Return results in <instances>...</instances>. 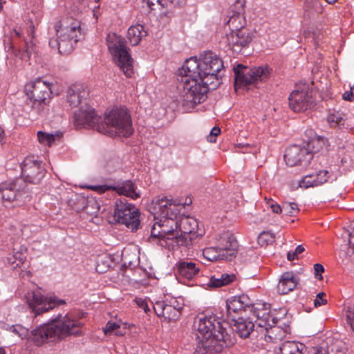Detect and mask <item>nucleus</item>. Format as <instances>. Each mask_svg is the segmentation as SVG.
<instances>
[{
    "label": "nucleus",
    "mask_w": 354,
    "mask_h": 354,
    "mask_svg": "<svg viewBox=\"0 0 354 354\" xmlns=\"http://www.w3.org/2000/svg\"><path fill=\"white\" fill-rule=\"evenodd\" d=\"M166 3L165 7H167L169 3L174 5V6H181L185 3V0H164Z\"/></svg>",
    "instance_id": "680f3d73"
},
{
    "label": "nucleus",
    "mask_w": 354,
    "mask_h": 354,
    "mask_svg": "<svg viewBox=\"0 0 354 354\" xmlns=\"http://www.w3.org/2000/svg\"><path fill=\"white\" fill-rule=\"evenodd\" d=\"M246 24L244 17L240 13H236L231 16L227 22L231 32H236L242 28H246L245 27Z\"/></svg>",
    "instance_id": "f704fd0d"
},
{
    "label": "nucleus",
    "mask_w": 354,
    "mask_h": 354,
    "mask_svg": "<svg viewBox=\"0 0 354 354\" xmlns=\"http://www.w3.org/2000/svg\"><path fill=\"white\" fill-rule=\"evenodd\" d=\"M102 117L97 115L91 106L88 104L81 106L74 112L73 124L77 129L91 128L98 131Z\"/></svg>",
    "instance_id": "9b49d317"
},
{
    "label": "nucleus",
    "mask_w": 354,
    "mask_h": 354,
    "mask_svg": "<svg viewBox=\"0 0 354 354\" xmlns=\"http://www.w3.org/2000/svg\"><path fill=\"white\" fill-rule=\"evenodd\" d=\"M83 324L69 315H57L50 323L40 325L32 330L28 339L37 346L61 339L69 335H80Z\"/></svg>",
    "instance_id": "f03ea898"
},
{
    "label": "nucleus",
    "mask_w": 354,
    "mask_h": 354,
    "mask_svg": "<svg viewBox=\"0 0 354 354\" xmlns=\"http://www.w3.org/2000/svg\"><path fill=\"white\" fill-rule=\"evenodd\" d=\"M238 245L234 234L227 231L219 235L215 249L221 259L231 261L236 255Z\"/></svg>",
    "instance_id": "4468645a"
},
{
    "label": "nucleus",
    "mask_w": 354,
    "mask_h": 354,
    "mask_svg": "<svg viewBox=\"0 0 354 354\" xmlns=\"http://www.w3.org/2000/svg\"><path fill=\"white\" fill-rule=\"evenodd\" d=\"M127 213L139 214V210L133 205L129 203L126 199L117 200L110 222L117 223L120 219L124 218Z\"/></svg>",
    "instance_id": "b1692460"
},
{
    "label": "nucleus",
    "mask_w": 354,
    "mask_h": 354,
    "mask_svg": "<svg viewBox=\"0 0 354 354\" xmlns=\"http://www.w3.org/2000/svg\"><path fill=\"white\" fill-rule=\"evenodd\" d=\"M328 172L326 170L319 171L318 173L315 174V183L314 185H315V186H319L326 182L328 178Z\"/></svg>",
    "instance_id": "37998d69"
},
{
    "label": "nucleus",
    "mask_w": 354,
    "mask_h": 354,
    "mask_svg": "<svg viewBox=\"0 0 354 354\" xmlns=\"http://www.w3.org/2000/svg\"><path fill=\"white\" fill-rule=\"evenodd\" d=\"M313 158L311 153H308L304 146L294 145L286 149L284 159L288 166L293 167L309 162Z\"/></svg>",
    "instance_id": "aec40b11"
},
{
    "label": "nucleus",
    "mask_w": 354,
    "mask_h": 354,
    "mask_svg": "<svg viewBox=\"0 0 354 354\" xmlns=\"http://www.w3.org/2000/svg\"><path fill=\"white\" fill-rule=\"evenodd\" d=\"M315 174H309L306 175L304 177V178L299 182V185L300 187L308 188L310 187H316L314 183H315Z\"/></svg>",
    "instance_id": "79ce46f5"
},
{
    "label": "nucleus",
    "mask_w": 354,
    "mask_h": 354,
    "mask_svg": "<svg viewBox=\"0 0 354 354\" xmlns=\"http://www.w3.org/2000/svg\"><path fill=\"white\" fill-rule=\"evenodd\" d=\"M304 251V247H303V245H298V246L296 248L295 250V252H296V254H301V253H302Z\"/></svg>",
    "instance_id": "774afa93"
},
{
    "label": "nucleus",
    "mask_w": 354,
    "mask_h": 354,
    "mask_svg": "<svg viewBox=\"0 0 354 354\" xmlns=\"http://www.w3.org/2000/svg\"><path fill=\"white\" fill-rule=\"evenodd\" d=\"M309 354H327V351L322 348V346L313 347Z\"/></svg>",
    "instance_id": "e2e57ef3"
},
{
    "label": "nucleus",
    "mask_w": 354,
    "mask_h": 354,
    "mask_svg": "<svg viewBox=\"0 0 354 354\" xmlns=\"http://www.w3.org/2000/svg\"><path fill=\"white\" fill-rule=\"evenodd\" d=\"M149 241L151 243H156L162 247L167 246L163 241V235L162 234V231L158 221H156L151 227V236L149 237Z\"/></svg>",
    "instance_id": "c9c22d12"
},
{
    "label": "nucleus",
    "mask_w": 354,
    "mask_h": 354,
    "mask_svg": "<svg viewBox=\"0 0 354 354\" xmlns=\"http://www.w3.org/2000/svg\"><path fill=\"white\" fill-rule=\"evenodd\" d=\"M227 318L235 321L238 317L236 315H242L247 310H252L253 305L250 298L245 295L239 297H234L226 303Z\"/></svg>",
    "instance_id": "a211bd4d"
},
{
    "label": "nucleus",
    "mask_w": 354,
    "mask_h": 354,
    "mask_svg": "<svg viewBox=\"0 0 354 354\" xmlns=\"http://www.w3.org/2000/svg\"><path fill=\"white\" fill-rule=\"evenodd\" d=\"M306 346L298 342L286 341L283 342L277 348L276 354H304V351Z\"/></svg>",
    "instance_id": "a878e982"
},
{
    "label": "nucleus",
    "mask_w": 354,
    "mask_h": 354,
    "mask_svg": "<svg viewBox=\"0 0 354 354\" xmlns=\"http://www.w3.org/2000/svg\"><path fill=\"white\" fill-rule=\"evenodd\" d=\"M72 207L77 212H84L87 214L93 215L98 212L100 206L93 198H86L82 195H75L74 199H71Z\"/></svg>",
    "instance_id": "412c9836"
},
{
    "label": "nucleus",
    "mask_w": 354,
    "mask_h": 354,
    "mask_svg": "<svg viewBox=\"0 0 354 354\" xmlns=\"http://www.w3.org/2000/svg\"><path fill=\"white\" fill-rule=\"evenodd\" d=\"M88 95V91L86 87L82 84H73L67 92V102L69 105L76 107L80 104L83 100H86Z\"/></svg>",
    "instance_id": "5701e85b"
},
{
    "label": "nucleus",
    "mask_w": 354,
    "mask_h": 354,
    "mask_svg": "<svg viewBox=\"0 0 354 354\" xmlns=\"http://www.w3.org/2000/svg\"><path fill=\"white\" fill-rule=\"evenodd\" d=\"M173 238H171L169 241L171 242L169 243L168 245H174L176 244V245L179 246H185V247H189L192 245L195 240L193 236H191V235L181 233V234H178V232H176V233L172 236Z\"/></svg>",
    "instance_id": "72a5a7b5"
},
{
    "label": "nucleus",
    "mask_w": 354,
    "mask_h": 354,
    "mask_svg": "<svg viewBox=\"0 0 354 354\" xmlns=\"http://www.w3.org/2000/svg\"><path fill=\"white\" fill-rule=\"evenodd\" d=\"M214 250V248H206L203 250V256L209 259V260H211L212 261L213 259H216V256H213L212 257L211 256V254L210 252Z\"/></svg>",
    "instance_id": "0e129e2a"
},
{
    "label": "nucleus",
    "mask_w": 354,
    "mask_h": 354,
    "mask_svg": "<svg viewBox=\"0 0 354 354\" xmlns=\"http://www.w3.org/2000/svg\"><path fill=\"white\" fill-rule=\"evenodd\" d=\"M55 135L47 133L44 131H38L37 138L40 143L46 144L50 146L55 140Z\"/></svg>",
    "instance_id": "ea45409f"
},
{
    "label": "nucleus",
    "mask_w": 354,
    "mask_h": 354,
    "mask_svg": "<svg viewBox=\"0 0 354 354\" xmlns=\"http://www.w3.org/2000/svg\"><path fill=\"white\" fill-rule=\"evenodd\" d=\"M221 133V129L218 127H213L211 130L209 135L207 136V140L209 142H214L216 141L215 137L218 136Z\"/></svg>",
    "instance_id": "6e6d98bb"
},
{
    "label": "nucleus",
    "mask_w": 354,
    "mask_h": 354,
    "mask_svg": "<svg viewBox=\"0 0 354 354\" xmlns=\"http://www.w3.org/2000/svg\"><path fill=\"white\" fill-rule=\"evenodd\" d=\"M183 66L184 72L198 75L200 80L208 84L212 90L217 88L221 84L223 74L221 72L224 68L223 62L215 53L205 51L200 55L199 59L190 57Z\"/></svg>",
    "instance_id": "7ed1b4c3"
},
{
    "label": "nucleus",
    "mask_w": 354,
    "mask_h": 354,
    "mask_svg": "<svg viewBox=\"0 0 354 354\" xmlns=\"http://www.w3.org/2000/svg\"><path fill=\"white\" fill-rule=\"evenodd\" d=\"M98 127V132L111 137H129L133 132L131 119L127 109L115 108L106 113Z\"/></svg>",
    "instance_id": "39448f33"
},
{
    "label": "nucleus",
    "mask_w": 354,
    "mask_h": 354,
    "mask_svg": "<svg viewBox=\"0 0 354 354\" xmlns=\"http://www.w3.org/2000/svg\"><path fill=\"white\" fill-rule=\"evenodd\" d=\"M153 203L155 214H159L162 216L158 223L163 235V241L165 245H168L169 243L167 241L173 238L172 236L176 233V229L178 228V221L169 217V212H173L172 205L176 206L182 203L178 200H169L166 197L156 198Z\"/></svg>",
    "instance_id": "6e6552de"
},
{
    "label": "nucleus",
    "mask_w": 354,
    "mask_h": 354,
    "mask_svg": "<svg viewBox=\"0 0 354 354\" xmlns=\"http://www.w3.org/2000/svg\"><path fill=\"white\" fill-rule=\"evenodd\" d=\"M117 223L124 225L127 228L130 229L132 232L136 231L140 226V213L139 214H129L127 213L124 218L120 219Z\"/></svg>",
    "instance_id": "473e14b6"
},
{
    "label": "nucleus",
    "mask_w": 354,
    "mask_h": 354,
    "mask_svg": "<svg viewBox=\"0 0 354 354\" xmlns=\"http://www.w3.org/2000/svg\"><path fill=\"white\" fill-rule=\"evenodd\" d=\"M153 309L158 317H162L168 322L177 320L180 315L182 308L178 301L173 299L169 303L158 301L153 305Z\"/></svg>",
    "instance_id": "6ab92c4d"
},
{
    "label": "nucleus",
    "mask_w": 354,
    "mask_h": 354,
    "mask_svg": "<svg viewBox=\"0 0 354 354\" xmlns=\"http://www.w3.org/2000/svg\"><path fill=\"white\" fill-rule=\"evenodd\" d=\"M322 348L327 351V354H346L344 349L337 344H332L326 347L322 346Z\"/></svg>",
    "instance_id": "c03bdc74"
},
{
    "label": "nucleus",
    "mask_w": 354,
    "mask_h": 354,
    "mask_svg": "<svg viewBox=\"0 0 354 354\" xmlns=\"http://www.w3.org/2000/svg\"><path fill=\"white\" fill-rule=\"evenodd\" d=\"M113 191L120 195H124L133 199L139 198L140 194L136 192V186L131 180H126L114 186Z\"/></svg>",
    "instance_id": "c756f323"
},
{
    "label": "nucleus",
    "mask_w": 354,
    "mask_h": 354,
    "mask_svg": "<svg viewBox=\"0 0 354 354\" xmlns=\"http://www.w3.org/2000/svg\"><path fill=\"white\" fill-rule=\"evenodd\" d=\"M345 117L346 115L344 113L334 110L328 115L327 121L332 127L341 126L344 124Z\"/></svg>",
    "instance_id": "4c0bfd02"
},
{
    "label": "nucleus",
    "mask_w": 354,
    "mask_h": 354,
    "mask_svg": "<svg viewBox=\"0 0 354 354\" xmlns=\"http://www.w3.org/2000/svg\"><path fill=\"white\" fill-rule=\"evenodd\" d=\"M254 37L253 32L248 28H242L239 31L230 32L226 35L227 41L230 49L235 53H239L247 47Z\"/></svg>",
    "instance_id": "f3484780"
},
{
    "label": "nucleus",
    "mask_w": 354,
    "mask_h": 354,
    "mask_svg": "<svg viewBox=\"0 0 354 354\" xmlns=\"http://www.w3.org/2000/svg\"><path fill=\"white\" fill-rule=\"evenodd\" d=\"M176 268L178 274L187 279H192L200 270L199 267L192 261H179L176 263Z\"/></svg>",
    "instance_id": "cd10ccee"
},
{
    "label": "nucleus",
    "mask_w": 354,
    "mask_h": 354,
    "mask_svg": "<svg viewBox=\"0 0 354 354\" xmlns=\"http://www.w3.org/2000/svg\"><path fill=\"white\" fill-rule=\"evenodd\" d=\"M0 197L5 202L15 203L14 206L24 204L28 197L26 183L22 179H17L0 187Z\"/></svg>",
    "instance_id": "9d476101"
},
{
    "label": "nucleus",
    "mask_w": 354,
    "mask_h": 354,
    "mask_svg": "<svg viewBox=\"0 0 354 354\" xmlns=\"http://www.w3.org/2000/svg\"><path fill=\"white\" fill-rule=\"evenodd\" d=\"M277 322V318L270 315V312L262 313V315H258V319L255 320V324L259 327L264 328L266 330L270 328L272 334L279 329L275 326Z\"/></svg>",
    "instance_id": "7c9ffc66"
},
{
    "label": "nucleus",
    "mask_w": 354,
    "mask_h": 354,
    "mask_svg": "<svg viewBox=\"0 0 354 354\" xmlns=\"http://www.w3.org/2000/svg\"><path fill=\"white\" fill-rule=\"evenodd\" d=\"M253 313V315L258 319V315H262V313H267L265 310H259L257 308H254L253 306V308L252 310H249Z\"/></svg>",
    "instance_id": "69168bd1"
},
{
    "label": "nucleus",
    "mask_w": 354,
    "mask_h": 354,
    "mask_svg": "<svg viewBox=\"0 0 354 354\" xmlns=\"http://www.w3.org/2000/svg\"><path fill=\"white\" fill-rule=\"evenodd\" d=\"M194 327L199 339L194 354H218L235 344V338L215 316L200 317L195 321Z\"/></svg>",
    "instance_id": "f257e3e1"
},
{
    "label": "nucleus",
    "mask_w": 354,
    "mask_h": 354,
    "mask_svg": "<svg viewBox=\"0 0 354 354\" xmlns=\"http://www.w3.org/2000/svg\"><path fill=\"white\" fill-rule=\"evenodd\" d=\"M26 95L30 101L32 100V107L36 105L41 106L46 104V100L51 93L50 84L41 79H38L26 86Z\"/></svg>",
    "instance_id": "ddd939ff"
},
{
    "label": "nucleus",
    "mask_w": 354,
    "mask_h": 354,
    "mask_svg": "<svg viewBox=\"0 0 354 354\" xmlns=\"http://www.w3.org/2000/svg\"><path fill=\"white\" fill-rule=\"evenodd\" d=\"M342 99L345 101L353 102L354 100V93L351 88L350 91H345L342 95Z\"/></svg>",
    "instance_id": "052dcab7"
},
{
    "label": "nucleus",
    "mask_w": 354,
    "mask_h": 354,
    "mask_svg": "<svg viewBox=\"0 0 354 354\" xmlns=\"http://www.w3.org/2000/svg\"><path fill=\"white\" fill-rule=\"evenodd\" d=\"M147 35L144 26L140 24L131 26L127 32V38L132 46L138 45L143 37Z\"/></svg>",
    "instance_id": "2f4dec72"
},
{
    "label": "nucleus",
    "mask_w": 354,
    "mask_h": 354,
    "mask_svg": "<svg viewBox=\"0 0 354 354\" xmlns=\"http://www.w3.org/2000/svg\"><path fill=\"white\" fill-rule=\"evenodd\" d=\"M350 229L351 230L348 234L350 236V239L348 240L349 248L347 252L348 255H351V251L352 252V253L354 254V221L351 223Z\"/></svg>",
    "instance_id": "a18cd8bd"
},
{
    "label": "nucleus",
    "mask_w": 354,
    "mask_h": 354,
    "mask_svg": "<svg viewBox=\"0 0 354 354\" xmlns=\"http://www.w3.org/2000/svg\"><path fill=\"white\" fill-rule=\"evenodd\" d=\"M55 30L56 36L62 41L63 55L71 53L73 45L80 41L82 36L80 22L73 18H65L59 21L55 26Z\"/></svg>",
    "instance_id": "0eeeda50"
},
{
    "label": "nucleus",
    "mask_w": 354,
    "mask_h": 354,
    "mask_svg": "<svg viewBox=\"0 0 354 354\" xmlns=\"http://www.w3.org/2000/svg\"><path fill=\"white\" fill-rule=\"evenodd\" d=\"M288 100L290 108L295 112L304 111L314 105L312 92L308 89L293 91Z\"/></svg>",
    "instance_id": "dca6fc26"
},
{
    "label": "nucleus",
    "mask_w": 354,
    "mask_h": 354,
    "mask_svg": "<svg viewBox=\"0 0 354 354\" xmlns=\"http://www.w3.org/2000/svg\"><path fill=\"white\" fill-rule=\"evenodd\" d=\"M44 169L41 162L33 157H26L21 164V175L24 180L30 183L37 184L44 178Z\"/></svg>",
    "instance_id": "2eb2a0df"
},
{
    "label": "nucleus",
    "mask_w": 354,
    "mask_h": 354,
    "mask_svg": "<svg viewBox=\"0 0 354 354\" xmlns=\"http://www.w3.org/2000/svg\"><path fill=\"white\" fill-rule=\"evenodd\" d=\"M297 254H296V252H292V253H291V252H288V254H287V259H288L290 261H293V260L295 259V257H296V256H297Z\"/></svg>",
    "instance_id": "338daca9"
},
{
    "label": "nucleus",
    "mask_w": 354,
    "mask_h": 354,
    "mask_svg": "<svg viewBox=\"0 0 354 354\" xmlns=\"http://www.w3.org/2000/svg\"><path fill=\"white\" fill-rule=\"evenodd\" d=\"M234 72V87H245L263 82L269 77L270 71L267 66L250 68L238 64L233 68Z\"/></svg>",
    "instance_id": "1a4fd4ad"
},
{
    "label": "nucleus",
    "mask_w": 354,
    "mask_h": 354,
    "mask_svg": "<svg viewBox=\"0 0 354 354\" xmlns=\"http://www.w3.org/2000/svg\"><path fill=\"white\" fill-rule=\"evenodd\" d=\"M27 256V248L24 245H20L18 248H14L13 251L7 257L9 264L14 268L21 267L25 263Z\"/></svg>",
    "instance_id": "c85d7f7f"
},
{
    "label": "nucleus",
    "mask_w": 354,
    "mask_h": 354,
    "mask_svg": "<svg viewBox=\"0 0 354 354\" xmlns=\"http://www.w3.org/2000/svg\"><path fill=\"white\" fill-rule=\"evenodd\" d=\"M234 322L235 332L241 338H247L254 330L255 324L252 321L238 317Z\"/></svg>",
    "instance_id": "bb28decb"
},
{
    "label": "nucleus",
    "mask_w": 354,
    "mask_h": 354,
    "mask_svg": "<svg viewBox=\"0 0 354 354\" xmlns=\"http://www.w3.org/2000/svg\"><path fill=\"white\" fill-rule=\"evenodd\" d=\"M114 186L112 185H96L93 187V189L100 192V193H104L105 192L108 190H113Z\"/></svg>",
    "instance_id": "bf43d9fd"
},
{
    "label": "nucleus",
    "mask_w": 354,
    "mask_h": 354,
    "mask_svg": "<svg viewBox=\"0 0 354 354\" xmlns=\"http://www.w3.org/2000/svg\"><path fill=\"white\" fill-rule=\"evenodd\" d=\"M208 286L213 288H220L224 285L223 282L221 281V279L219 275H214L210 278Z\"/></svg>",
    "instance_id": "09e8293b"
},
{
    "label": "nucleus",
    "mask_w": 354,
    "mask_h": 354,
    "mask_svg": "<svg viewBox=\"0 0 354 354\" xmlns=\"http://www.w3.org/2000/svg\"><path fill=\"white\" fill-rule=\"evenodd\" d=\"M26 298L29 307L35 313V315H41L53 309L55 306L65 303L62 299H48L39 290L28 292Z\"/></svg>",
    "instance_id": "f8f14e48"
},
{
    "label": "nucleus",
    "mask_w": 354,
    "mask_h": 354,
    "mask_svg": "<svg viewBox=\"0 0 354 354\" xmlns=\"http://www.w3.org/2000/svg\"><path fill=\"white\" fill-rule=\"evenodd\" d=\"M299 279L292 272H286L280 277L277 285V292L286 295L292 291L299 283Z\"/></svg>",
    "instance_id": "393cba45"
},
{
    "label": "nucleus",
    "mask_w": 354,
    "mask_h": 354,
    "mask_svg": "<svg viewBox=\"0 0 354 354\" xmlns=\"http://www.w3.org/2000/svg\"><path fill=\"white\" fill-rule=\"evenodd\" d=\"M221 279V281L223 282V285L226 286L232 283L236 279V275L234 274L223 273L219 275Z\"/></svg>",
    "instance_id": "8fccbe9b"
},
{
    "label": "nucleus",
    "mask_w": 354,
    "mask_h": 354,
    "mask_svg": "<svg viewBox=\"0 0 354 354\" xmlns=\"http://www.w3.org/2000/svg\"><path fill=\"white\" fill-rule=\"evenodd\" d=\"M325 297L326 294L324 292L318 293L314 300V306L315 307H319L322 305L326 304L327 300L324 298Z\"/></svg>",
    "instance_id": "3c124183"
},
{
    "label": "nucleus",
    "mask_w": 354,
    "mask_h": 354,
    "mask_svg": "<svg viewBox=\"0 0 354 354\" xmlns=\"http://www.w3.org/2000/svg\"><path fill=\"white\" fill-rule=\"evenodd\" d=\"M106 44L109 51L117 66L127 77L133 74V59L129 53L124 37L113 32L106 36Z\"/></svg>",
    "instance_id": "423d86ee"
},
{
    "label": "nucleus",
    "mask_w": 354,
    "mask_h": 354,
    "mask_svg": "<svg viewBox=\"0 0 354 354\" xmlns=\"http://www.w3.org/2000/svg\"><path fill=\"white\" fill-rule=\"evenodd\" d=\"M178 229L181 233L187 234L196 239L203 236L205 230L200 228L198 221L190 216H185L178 221Z\"/></svg>",
    "instance_id": "4be33fe9"
},
{
    "label": "nucleus",
    "mask_w": 354,
    "mask_h": 354,
    "mask_svg": "<svg viewBox=\"0 0 354 354\" xmlns=\"http://www.w3.org/2000/svg\"><path fill=\"white\" fill-rule=\"evenodd\" d=\"M283 212L290 216H295L299 212L298 205L295 203L286 202L283 204Z\"/></svg>",
    "instance_id": "a19ab883"
},
{
    "label": "nucleus",
    "mask_w": 354,
    "mask_h": 354,
    "mask_svg": "<svg viewBox=\"0 0 354 354\" xmlns=\"http://www.w3.org/2000/svg\"><path fill=\"white\" fill-rule=\"evenodd\" d=\"M324 272V268L322 264L315 263L314 265V272H315V277L316 279H317L319 280H322L323 279L322 274Z\"/></svg>",
    "instance_id": "603ef678"
},
{
    "label": "nucleus",
    "mask_w": 354,
    "mask_h": 354,
    "mask_svg": "<svg viewBox=\"0 0 354 354\" xmlns=\"http://www.w3.org/2000/svg\"><path fill=\"white\" fill-rule=\"evenodd\" d=\"M324 144V139L319 136L311 138L304 147L308 151V153L313 156V153L319 152L323 148Z\"/></svg>",
    "instance_id": "e433bc0d"
},
{
    "label": "nucleus",
    "mask_w": 354,
    "mask_h": 354,
    "mask_svg": "<svg viewBox=\"0 0 354 354\" xmlns=\"http://www.w3.org/2000/svg\"><path fill=\"white\" fill-rule=\"evenodd\" d=\"M180 80L178 88L180 91V98L183 105L188 108H193L196 104L204 102L207 98V93L211 88L208 84H203L198 75H194L192 73L184 72V66L179 71Z\"/></svg>",
    "instance_id": "20e7f679"
},
{
    "label": "nucleus",
    "mask_w": 354,
    "mask_h": 354,
    "mask_svg": "<svg viewBox=\"0 0 354 354\" xmlns=\"http://www.w3.org/2000/svg\"><path fill=\"white\" fill-rule=\"evenodd\" d=\"M267 203L274 213L280 214L283 211V206L281 207L279 205L274 203L272 199H269Z\"/></svg>",
    "instance_id": "864d4df0"
},
{
    "label": "nucleus",
    "mask_w": 354,
    "mask_h": 354,
    "mask_svg": "<svg viewBox=\"0 0 354 354\" xmlns=\"http://www.w3.org/2000/svg\"><path fill=\"white\" fill-rule=\"evenodd\" d=\"M143 2H145L149 8L153 10L155 9L153 6H155L156 4L158 6H160L161 7H165L166 3L164 1V0H142Z\"/></svg>",
    "instance_id": "5fc2aeb1"
},
{
    "label": "nucleus",
    "mask_w": 354,
    "mask_h": 354,
    "mask_svg": "<svg viewBox=\"0 0 354 354\" xmlns=\"http://www.w3.org/2000/svg\"><path fill=\"white\" fill-rule=\"evenodd\" d=\"M274 241V236L269 232H263L257 239L258 243L261 246H266Z\"/></svg>",
    "instance_id": "58836bf2"
},
{
    "label": "nucleus",
    "mask_w": 354,
    "mask_h": 354,
    "mask_svg": "<svg viewBox=\"0 0 354 354\" xmlns=\"http://www.w3.org/2000/svg\"><path fill=\"white\" fill-rule=\"evenodd\" d=\"M120 326L115 322H109L105 328H104V332L106 335L112 334L116 330L120 329Z\"/></svg>",
    "instance_id": "de8ad7c7"
},
{
    "label": "nucleus",
    "mask_w": 354,
    "mask_h": 354,
    "mask_svg": "<svg viewBox=\"0 0 354 354\" xmlns=\"http://www.w3.org/2000/svg\"><path fill=\"white\" fill-rule=\"evenodd\" d=\"M61 42H62V41L59 40L57 37V39H50L49 40V45L53 48H57L59 50V53L61 54H63L62 53Z\"/></svg>",
    "instance_id": "13d9d810"
},
{
    "label": "nucleus",
    "mask_w": 354,
    "mask_h": 354,
    "mask_svg": "<svg viewBox=\"0 0 354 354\" xmlns=\"http://www.w3.org/2000/svg\"><path fill=\"white\" fill-rule=\"evenodd\" d=\"M135 301L140 308L145 310V313H147L150 310L145 299L142 298H136Z\"/></svg>",
    "instance_id": "4d7b16f0"
},
{
    "label": "nucleus",
    "mask_w": 354,
    "mask_h": 354,
    "mask_svg": "<svg viewBox=\"0 0 354 354\" xmlns=\"http://www.w3.org/2000/svg\"><path fill=\"white\" fill-rule=\"evenodd\" d=\"M10 330L15 333L16 335H17L19 337H21V338H24V337H28V330L25 328H23L22 326H12L10 327Z\"/></svg>",
    "instance_id": "49530a36"
}]
</instances>
